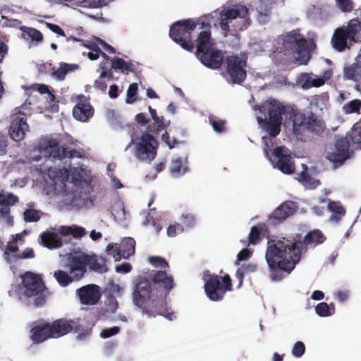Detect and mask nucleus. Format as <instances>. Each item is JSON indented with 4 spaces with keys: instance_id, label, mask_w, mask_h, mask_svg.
Segmentation results:
<instances>
[{
    "instance_id": "36",
    "label": "nucleus",
    "mask_w": 361,
    "mask_h": 361,
    "mask_svg": "<svg viewBox=\"0 0 361 361\" xmlns=\"http://www.w3.org/2000/svg\"><path fill=\"white\" fill-rule=\"evenodd\" d=\"M54 277L62 287H66L75 280L73 274L70 275L63 270H57L54 272Z\"/></svg>"
},
{
    "instance_id": "25",
    "label": "nucleus",
    "mask_w": 361,
    "mask_h": 361,
    "mask_svg": "<svg viewBox=\"0 0 361 361\" xmlns=\"http://www.w3.org/2000/svg\"><path fill=\"white\" fill-rule=\"evenodd\" d=\"M199 30H203L201 31L195 41L196 52H202L204 49L212 47L214 46V43L211 42V32L210 26L207 28H200Z\"/></svg>"
},
{
    "instance_id": "35",
    "label": "nucleus",
    "mask_w": 361,
    "mask_h": 361,
    "mask_svg": "<svg viewBox=\"0 0 361 361\" xmlns=\"http://www.w3.org/2000/svg\"><path fill=\"white\" fill-rule=\"evenodd\" d=\"M328 208L333 213L329 219L332 222L338 223L342 216L345 214V209L344 207L338 202H336L334 201H329Z\"/></svg>"
},
{
    "instance_id": "44",
    "label": "nucleus",
    "mask_w": 361,
    "mask_h": 361,
    "mask_svg": "<svg viewBox=\"0 0 361 361\" xmlns=\"http://www.w3.org/2000/svg\"><path fill=\"white\" fill-rule=\"evenodd\" d=\"M138 92V85L136 82L131 83L127 90L126 102L127 104H133L136 100V96Z\"/></svg>"
},
{
    "instance_id": "43",
    "label": "nucleus",
    "mask_w": 361,
    "mask_h": 361,
    "mask_svg": "<svg viewBox=\"0 0 361 361\" xmlns=\"http://www.w3.org/2000/svg\"><path fill=\"white\" fill-rule=\"evenodd\" d=\"M361 109V101L359 99H353L346 103L343 107V111L347 114L358 113Z\"/></svg>"
},
{
    "instance_id": "62",
    "label": "nucleus",
    "mask_w": 361,
    "mask_h": 361,
    "mask_svg": "<svg viewBox=\"0 0 361 361\" xmlns=\"http://www.w3.org/2000/svg\"><path fill=\"white\" fill-rule=\"evenodd\" d=\"M240 269L244 271L245 274L252 273L257 271V265L256 264H243L240 267Z\"/></svg>"
},
{
    "instance_id": "32",
    "label": "nucleus",
    "mask_w": 361,
    "mask_h": 361,
    "mask_svg": "<svg viewBox=\"0 0 361 361\" xmlns=\"http://www.w3.org/2000/svg\"><path fill=\"white\" fill-rule=\"evenodd\" d=\"M121 257L128 259L135 250V240L130 237L125 238L119 245Z\"/></svg>"
},
{
    "instance_id": "40",
    "label": "nucleus",
    "mask_w": 361,
    "mask_h": 361,
    "mask_svg": "<svg viewBox=\"0 0 361 361\" xmlns=\"http://www.w3.org/2000/svg\"><path fill=\"white\" fill-rule=\"evenodd\" d=\"M307 166H305V171H302L299 175V181L306 186H310V188H315L319 184V180H315L307 171Z\"/></svg>"
},
{
    "instance_id": "5",
    "label": "nucleus",
    "mask_w": 361,
    "mask_h": 361,
    "mask_svg": "<svg viewBox=\"0 0 361 361\" xmlns=\"http://www.w3.org/2000/svg\"><path fill=\"white\" fill-rule=\"evenodd\" d=\"M21 279L24 295L27 298H35L34 305L36 307L44 305L47 302L49 290L42 276L26 271Z\"/></svg>"
},
{
    "instance_id": "33",
    "label": "nucleus",
    "mask_w": 361,
    "mask_h": 361,
    "mask_svg": "<svg viewBox=\"0 0 361 361\" xmlns=\"http://www.w3.org/2000/svg\"><path fill=\"white\" fill-rule=\"evenodd\" d=\"M90 269L98 273H105L108 271L106 266V260L103 257H97V255L90 256V263H88Z\"/></svg>"
},
{
    "instance_id": "19",
    "label": "nucleus",
    "mask_w": 361,
    "mask_h": 361,
    "mask_svg": "<svg viewBox=\"0 0 361 361\" xmlns=\"http://www.w3.org/2000/svg\"><path fill=\"white\" fill-rule=\"evenodd\" d=\"M76 293L80 302L83 305H96L101 298L99 286L94 284L82 286L78 288Z\"/></svg>"
},
{
    "instance_id": "58",
    "label": "nucleus",
    "mask_w": 361,
    "mask_h": 361,
    "mask_svg": "<svg viewBox=\"0 0 361 361\" xmlns=\"http://www.w3.org/2000/svg\"><path fill=\"white\" fill-rule=\"evenodd\" d=\"M161 140L164 141L170 149L175 147V146L178 143V141L176 138L171 139L169 133L165 132L162 136Z\"/></svg>"
},
{
    "instance_id": "7",
    "label": "nucleus",
    "mask_w": 361,
    "mask_h": 361,
    "mask_svg": "<svg viewBox=\"0 0 361 361\" xmlns=\"http://www.w3.org/2000/svg\"><path fill=\"white\" fill-rule=\"evenodd\" d=\"M158 143L153 135L144 133L135 143V156L140 161H152L157 154Z\"/></svg>"
},
{
    "instance_id": "3",
    "label": "nucleus",
    "mask_w": 361,
    "mask_h": 361,
    "mask_svg": "<svg viewBox=\"0 0 361 361\" xmlns=\"http://www.w3.org/2000/svg\"><path fill=\"white\" fill-rule=\"evenodd\" d=\"M197 26H200V28H207L209 27V23L201 18L197 20L192 18L178 20L171 26L169 36L181 48L188 51H192L195 47V41L192 37V33Z\"/></svg>"
},
{
    "instance_id": "59",
    "label": "nucleus",
    "mask_w": 361,
    "mask_h": 361,
    "mask_svg": "<svg viewBox=\"0 0 361 361\" xmlns=\"http://www.w3.org/2000/svg\"><path fill=\"white\" fill-rule=\"evenodd\" d=\"M45 23H46L47 27L50 30H51L53 32H54L60 36H63V37L66 36L64 31L59 25H58L56 24L48 23V22H46Z\"/></svg>"
},
{
    "instance_id": "56",
    "label": "nucleus",
    "mask_w": 361,
    "mask_h": 361,
    "mask_svg": "<svg viewBox=\"0 0 361 361\" xmlns=\"http://www.w3.org/2000/svg\"><path fill=\"white\" fill-rule=\"evenodd\" d=\"M182 219V222L186 227H192L195 224V218L192 214H183Z\"/></svg>"
},
{
    "instance_id": "24",
    "label": "nucleus",
    "mask_w": 361,
    "mask_h": 361,
    "mask_svg": "<svg viewBox=\"0 0 361 361\" xmlns=\"http://www.w3.org/2000/svg\"><path fill=\"white\" fill-rule=\"evenodd\" d=\"M94 109L89 102L84 99L80 101L73 109V115L75 119L80 121H87L92 116Z\"/></svg>"
},
{
    "instance_id": "28",
    "label": "nucleus",
    "mask_w": 361,
    "mask_h": 361,
    "mask_svg": "<svg viewBox=\"0 0 361 361\" xmlns=\"http://www.w3.org/2000/svg\"><path fill=\"white\" fill-rule=\"evenodd\" d=\"M350 42H356L361 39V21L358 18L351 19L344 27Z\"/></svg>"
},
{
    "instance_id": "17",
    "label": "nucleus",
    "mask_w": 361,
    "mask_h": 361,
    "mask_svg": "<svg viewBox=\"0 0 361 361\" xmlns=\"http://www.w3.org/2000/svg\"><path fill=\"white\" fill-rule=\"evenodd\" d=\"M88 263H90V255L85 253L74 255L71 258L70 273L73 275L75 281H79L83 277Z\"/></svg>"
},
{
    "instance_id": "46",
    "label": "nucleus",
    "mask_w": 361,
    "mask_h": 361,
    "mask_svg": "<svg viewBox=\"0 0 361 361\" xmlns=\"http://www.w3.org/2000/svg\"><path fill=\"white\" fill-rule=\"evenodd\" d=\"M148 262L155 267L169 268V265L167 261L159 256H152L148 257Z\"/></svg>"
},
{
    "instance_id": "30",
    "label": "nucleus",
    "mask_w": 361,
    "mask_h": 361,
    "mask_svg": "<svg viewBox=\"0 0 361 361\" xmlns=\"http://www.w3.org/2000/svg\"><path fill=\"white\" fill-rule=\"evenodd\" d=\"M78 67V65L61 63L59 68H56L55 67H53L51 68V75L57 80H63L68 73L74 71Z\"/></svg>"
},
{
    "instance_id": "16",
    "label": "nucleus",
    "mask_w": 361,
    "mask_h": 361,
    "mask_svg": "<svg viewBox=\"0 0 361 361\" xmlns=\"http://www.w3.org/2000/svg\"><path fill=\"white\" fill-rule=\"evenodd\" d=\"M350 141L346 137L338 138L333 152L327 154L328 159L334 163H343L349 157Z\"/></svg>"
},
{
    "instance_id": "21",
    "label": "nucleus",
    "mask_w": 361,
    "mask_h": 361,
    "mask_svg": "<svg viewBox=\"0 0 361 361\" xmlns=\"http://www.w3.org/2000/svg\"><path fill=\"white\" fill-rule=\"evenodd\" d=\"M41 152L44 156L54 159H62V153L65 152L64 147L59 146V141L56 138L44 140L40 145Z\"/></svg>"
},
{
    "instance_id": "41",
    "label": "nucleus",
    "mask_w": 361,
    "mask_h": 361,
    "mask_svg": "<svg viewBox=\"0 0 361 361\" xmlns=\"http://www.w3.org/2000/svg\"><path fill=\"white\" fill-rule=\"evenodd\" d=\"M348 136L349 137L348 139L353 146H359L361 144V127L354 126Z\"/></svg>"
},
{
    "instance_id": "45",
    "label": "nucleus",
    "mask_w": 361,
    "mask_h": 361,
    "mask_svg": "<svg viewBox=\"0 0 361 361\" xmlns=\"http://www.w3.org/2000/svg\"><path fill=\"white\" fill-rule=\"evenodd\" d=\"M260 234L261 230L257 227L256 226H253L251 227L250 232L248 235V244L250 245H256L259 242L260 240Z\"/></svg>"
},
{
    "instance_id": "38",
    "label": "nucleus",
    "mask_w": 361,
    "mask_h": 361,
    "mask_svg": "<svg viewBox=\"0 0 361 361\" xmlns=\"http://www.w3.org/2000/svg\"><path fill=\"white\" fill-rule=\"evenodd\" d=\"M187 171V167H183V162L181 158H177L171 161L170 171L171 175L179 176L184 174Z\"/></svg>"
},
{
    "instance_id": "50",
    "label": "nucleus",
    "mask_w": 361,
    "mask_h": 361,
    "mask_svg": "<svg viewBox=\"0 0 361 361\" xmlns=\"http://www.w3.org/2000/svg\"><path fill=\"white\" fill-rule=\"evenodd\" d=\"M305 352V345L302 341H297L292 349V354L295 357H302Z\"/></svg>"
},
{
    "instance_id": "54",
    "label": "nucleus",
    "mask_w": 361,
    "mask_h": 361,
    "mask_svg": "<svg viewBox=\"0 0 361 361\" xmlns=\"http://www.w3.org/2000/svg\"><path fill=\"white\" fill-rule=\"evenodd\" d=\"M121 329L118 326H113L109 329H104L102 331L100 336L103 338H108L119 333Z\"/></svg>"
},
{
    "instance_id": "57",
    "label": "nucleus",
    "mask_w": 361,
    "mask_h": 361,
    "mask_svg": "<svg viewBox=\"0 0 361 361\" xmlns=\"http://www.w3.org/2000/svg\"><path fill=\"white\" fill-rule=\"evenodd\" d=\"M65 152L62 154V159L66 158H73V157H78L81 158L82 157V152L77 149H71L68 150V148L64 147Z\"/></svg>"
},
{
    "instance_id": "20",
    "label": "nucleus",
    "mask_w": 361,
    "mask_h": 361,
    "mask_svg": "<svg viewBox=\"0 0 361 361\" xmlns=\"http://www.w3.org/2000/svg\"><path fill=\"white\" fill-rule=\"evenodd\" d=\"M283 46L286 49L292 50L298 54L306 52L307 42L303 36L295 32L288 33L284 39Z\"/></svg>"
},
{
    "instance_id": "42",
    "label": "nucleus",
    "mask_w": 361,
    "mask_h": 361,
    "mask_svg": "<svg viewBox=\"0 0 361 361\" xmlns=\"http://www.w3.org/2000/svg\"><path fill=\"white\" fill-rule=\"evenodd\" d=\"M20 30L33 41L40 42L43 39L42 32L35 28L22 27Z\"/></svg>"
},
{
    "instance_id": "61",
    "label": "nucleus",
    "mask_w": 361,
    "mask_h": 361,
    "mask_svg": "<svg viewBox=\"0 0 361 361\" xmlns=\"http://www.w3.org/2000/svg\"><path fill=\"white\" fill-rule=\"evenodd\" d=\"M132 269V265L128 262H124L116 267V271L118 273H128Z\"/></svg>"
},
{
    "instance_id": "8",
    "label": "nucleus",
    "mask_w": 361,
    "mask_h": 361,
    "mask_svg": "<svg viewBox=\"0 0 361 361\" xmlns=\"http://www.w3.org/2000/svg\"><path fill=\"white\" fill-rule=\"evenodd\" d=\"M49 328L52 338H58L66 335L72 331L78 334V338L79 339L85 338L90 334L89 330L85 329H81L80 326H77L75 321L63 318L49 323Z\"/></svg>"
},
{
    "instance_id": "39",
    "label": "nucleus",
    "mask_w": 361,
    "mask_h": 361,
    "mask_svg": "<svg viewBox=\"0 0 361 361\" xmlns=\"http://www.w3.org/2000/svg\"><path fill=\"white\" fill-rule=\"evenodd\" d=\"M62 232L63 235H72L74 238H81L86 234V231L83 227L71 226L63 227Z\"/></svg>"
},
{
    "instance_id": "51",
    "label": "nucleus",
    "mask_w": 361,
    "mask_h": 361,
    "mask_svg": "<svg viewBox=\"0 0 361 361\" xmlns=\"http://www.w3.org/2000/svg\"><path fill=\"white\" fill-rule=\"evenodd\" d=\"M106 252L109 255H111L113 257H114L116 260H118L122 258L121 255L120 254V248L117 246L116 244H109L106 247Z\"/></svg>"
},
{
    "instance_id": "55",
    "label": "nucleus",
    "mask_w": 361,
    "mask_h": 361,
    "mask_svg": "<svg viewBox=\"0 0 361 361\" xmlns=\"http://www.w3.org/2000/svg\"><path fill=\"white\" fill-rule=\"evenodd\" d=\"M0 200L11 206L18 202V197L13 193H8L7 195H0Z\"/></svg>"
},
{
    "instance_id": "49",
    "label": "nucleus",
    "mask_w": 361,
    "mask_h": 361,
    "mask_svg": "<svg viewBox=\"0 0 361 361\" xmlns=\"http://www.w3.org/2000/svg\"><path fill=\"white\" fill-rule=\"evenodd\" d=\"M24 220L26 222H36L40 216L37 210L35 209H26L23 213Z\"/></svg>"
},
{
    "instance_id": "48",
    "label": "nucleus",
    "mask_w": 361,
    "mask_h": 361,
    "mask_svg": "<svg viewBox=\"0 0 361 361\" xmlns=\"http://www.w3.org/2000/svg\"><path fill=\"white\" fill-rule=\"evenodd\" d=\"M339 9L343 13H349L353 9L352 0H335Z\"/></svg>"
},
{
    "instance_id": "10",
    "label": "nucleus",
    "mask_w": 361,
    "mask_h": 361,
    "mask_svg": "<svg viewBox=\"0 0 361 361\" xmlns=\"http://www.w3.org/2000/svg\"><path fill=\"white\" fill-rule=\"evenodd\" d=\"M247 62L238 56H230L226 59V72L233 83L241 84L246 78Z\"/></svg>"
},
{
    "instance_id": "60",
    "label": "nucleus",
    "mask_w": 361,
    "mask_h": 361,
    "mask_svg": "<svg viewBox=\"0 0 361 361\" xmlns=\"http://www.w3.org/2000/svg\"><path fill=\"white\" fill-rule=\"evenodd\" d=\"M96 41L103 47V49L105 51H108L109 53H110V54H116V49L111 45L109 44L103 39H102L99 37H96Z\"/></svg>"
},
{
    "instance_id": "29",
    "label": "nucleus",
    "mask_w": 361,
    "mask_h": 361,
    "mask_svg": "<svg viewBox=\"0 0 361 361\" xmlns=\"http://www.w3.org/2000/svg\"><path fill=\"white\" fill-rule=\"evenodd\" d=\"M112 71H119L123 74H128L134 71L133 64L131 62H127L123 59L116 56L111 60Z\"/></svg>"
},
{
    "instance_id": "26",
    "label": "nucleus",
    "mask_w": 361,
    "mask_h": 361,
    "mask_svg": "<svg viewBox=\"0 0 361 361\" xmlns=\"http://www.w3.org/2000/svg\"><path fill=\"white\" fill-rule=\"evenodd\" d=\"M348 39L350 37L347 35L344 27L337 28L332 37L331 43L333 47L338 51H343L347 47Z\"/></svg>"
},
{
    "instance_id": "18",
    "label": "nucleus",
    "mask_w": 361,
    "mask_h": 361,
    "mask_svg": "<svg viewBox=\"0 0 361 361\" xmlns=\"http://www.w3.org/2000/svg\"><path fill=\"white\" fill-rule=\"evenodd\" d=\"M297 210L296 203L293 201H286L279 206L270 215L269 220L274 224H279L292 216Z\"/></svg>"
},
{
    "instance_id": "52",
    "label": "nucleus",
    "mask_w": 361,
    "mask_h": 361,
    "mask_svg": "<svg viewBox=\"0 0 361 361\" xmlns=\"http://www.w3.org/2000/svg\"><path fill=\"white\" fill-rule=\"evenodd\" d=\"M106 306V311L111 313H114L118 309V302L114 296L110 295L107 298L105 302Z\"/></svg>"
},
{
    "instance_id": "14",
    "label": "nucleus",
    "mask_w": 361,
    "mask_h": 361,
    "mask_svg": "<svg viewBox=\"0 0 361 361\" xmlns=\"http://www.w3.org/2000/svg\"><path fill=\"white\" fill-rule=\"evenodd\" d=\"M197 58L206 67L219 69L223 63L224 56L221 50L214 47L204 49L202 52H195Z\"/></svg>"
},
{
    "instance_id": "4",
    "label": "nucleus",
    "mask_w": 361,
    "mask_h": 361,
    "mask_svg": "<svg viewBox=\"0 0 361 361\" xmlns=\"http://www.w3.org/2000/svg\"><path fill=\"white\" fill-rule=\"evenodd\" d=\"M202 279L206 295L212 301H221L228 291L232 290V281L228 274L223 276L204 271Z\"/></svg>"
},
{
    "instance_id": "2",
    "label": "nucleus",
    "mask_w": 361,
    "mask_h": 361,
    "mask_svg": "<svg viewBox=\"0 0 361 361\" xmlns=\"http://www.w3.org/2000/svg\"><path fill=\"white\" fill-rule=\"evenodd\" d=\"M260 111H267L268 119L258 117L257 121L271 137L280 133L283 115L285 116V124L292 123V132L298 140H302L305 131L318 135L324 130L323 121L314 113L310 111L305 114L275 100L264 104Z\"/></svg>"
},
{
    "instance_id": "13",
    "label": "nucleus",
    "mask_w": 361,
    "mask_h": 361,
    "mask_svg": "<svg viewBox=\"0 0 361 361\" xmlns=\"http://www.w3.org/2000/svg\"><path fill=\"white\" fill-rule=\"evenodd\" d=\"M11 121L8 129L11 137L16 142L21 141L25 138L26 132L29 131L26 114L21 111L15 113L11 115Z\"/></svg>"
},
{
    "instance_id": "64",
    "label": "nucleus",
    "mask_w": 361,
    "mask_h": 361,
    "mask_svg": "<svg viewBox=\"0 0 361 361\" xmlns=\"http://www.w3.org/2000/svg\"><path fill=\"white\" fill-rule=\"evenodd\" d=\"M135 121L141 126H146L149 123V119L147 118L145 114L139 113L135 116Z\"/></svg>"
},
{
    "instance_id": "1",
    "label": "nucleus",
    "mask_w": 361,
    "mask_h": 361,
    "mask_svg": "<svg viewBox=\"0 0 361 361\" xmlns=\"http://www.w3.org/2000/svg\"><path fill=\"white\" fill-rule=\"evenodd\" d=\"M325 240V235L319 229L308 232L302 240L300 235H297L293 240L286 238L269 240L265 259L271 280H282L295 269L302 253L307 251L308 246L315 247Z\"/></svg>"
},
{
    "instance_id": "47",
    "label": "nucleus",
    "mask_w": 361,
    "mask_h": 361,
    "mask_svg": "<svg viewBox=\"0 0 361 361\" xmlns=\"http://www.w3.org/2000/svg\"><path fill=\"white\" fill-rule=\"evenodd\" d=\"M315 312L316 313L322 317H329L331 316V312L329 310V305L325 302H319L316 307H315Z\"/></svg>"
},
{
    "instance_id": "53",
    "label": "nucleus",
    "mask_w": 361,
    "mask_h": 361,
    "mask_svg": "<svg viewBox=\"0 0 361 361\" xmlns=\"http://www.w3.org/2000/svg\"><path fill=\"white\" fill-rule=\"evenodd\" d=\"M210 123L214 130L216 133H221L226 131V121L222 120L210 119Z\"/></svg>"
},
{
    "instance_id": "34",
    "label": "nucleus",
    "mask_w": 361,
    "mask_h": 361,
    "mask_svg": "<svg viewBox=\"0 0 361 361\" xmlns=\"http://www.w3.org/2000/svg\"><path fill=\"white\" fill-rule=\"evenodd\" d=\"M114 80V73L101 72L99 78L94 80V86L97 90L105 93L107 89V82Z\"/></svg>"
},
{
    "instance_id": "27",
    "label": "nucleus",
    "mask_w": 361,
    "mask_h": 361,
    "mask_svg": "<svg viewBox=\"0 0 361 361\" xmlns=\"http://www.w3.org/2000/svg\"><path fill=\"white\" fill-rule=\"evenodd\" d=\"M41 244L49 249L62 246L60 237L55 233L45 232L40 235Z\"/></svg>"
},
{
    "instance_id": "23",
    "label": "nucleus",
    "mask_w": 361,
    "mask_h": 361,
    "mask_svg": "<svg viewBox=\"0 0 361 361\" xmlns=\"http://www.w3.org/2000/svg\"><path fill=\"white\" fill-rule=\"evenodd\" d=\"M30 338L35 343H41L49 338H52L50 333L49 322H41L35 324L30 331Z\"/></svg>"
},
{
    "instance_id": "63",
    "label": "nucleus",
    "mask_w": 361,
    "mask_h": 361,
    "mask_svg": "<svg viewBox=\"0 0 361 361\" xmlns=\"http://www.w3.org/2000/svg\"><path fill=\"white\" fill-rule=\"evenodd\" d=\"M252 255V252L247 248H244L237 255L238 261H243L247 259Z\"/></svg>"
},
{
    "instance_id": "37",
    "label": "nucleus",
    "mask_w": 361,
    "mask_h": 361,
    "mask_svg": "<svg viewBox=\"0 0 361 361\" xmlns=\"http://www.w3.org/2000/svg\"><path fill=\"white\" fill-rule=\"evenodd\" d=\"M361 77V66L353 63L344 68V78L348 80H357Z\"/></svg>"
},
{
    "instance_id": "6",
    "label": "nucleus",
    "mask_w": 361,
    "mask_h": 361,
    "mask_svg": "<svg viewBox=\"0 0 361 361\" xmlns=\"http://www.w3.org/2000/svg\"><path fill=\"white\" fill-rule=\"evenodd\" d=\"M69 171L64 167L63 169H48V175L53 180L54 184L59 185L61 188H64L66 183L68 181L71 176V183L75 186H80L82 183H86V177L87 176L86 169L82 167H75Z\"/></svg>"
},
{
    "instance_id": "31",
    "label": "nucleus",
    "mask_w": 361,
    "mask_h": 361,
    "mask_svg": "<svg viewBox=\"0 0 361 361\" xmlns=\"http://www.w3.org/2000/svg\"><path fill=\"white\" fill-rule=\"evenodd\" d=\"M247 14V9L245 6H239L235 8L224 10L221 13V17H224L228 21L237 18H244Z\"/></svg>"
},
{
    "instance_id": "11",
    "label": "nucleus",
    "mask_w": 361,
    "mask_h": 361,
    "mask_svg": "<svg viewBox=\"0 0 361 361\" xmlns=\"http://www.w3.org/2000/svg\"><path fill=\"white\" fill-rule=\"evenodd\" d=\"M156 294L152 281L145 277H140L137 279L133 293V302L136 306L143 305V303Z\"/></svg>"
},
{
    "instance_id": "22",
    "label": "nucleus",
    "mask_w": 361,
    "mask_h": 361,
    "mask_svg": "<svg viewBox=\"0 0 361 361\" xmlns=\"http://www.w3.org/2000/svg\"><path fill=\"white\" fill-rule=\"evenodd\" d=\"M333 72L331 69H327L323 71L322 77L314 78L312 75L309 73H303L300 78V82L303 89L308 90L312 87H319L325 84L332 76Z\"/></svg>"
},
{
    "instance_id": "12",
    "label": "nucleus",
    "mask_w": 361,
    "mask_h": 361,
    "mask_svg": "<svg viewBox=\"0 0 361 361\" xmlns=\"http://www.w3.org/2000/svg\"><path fill=\"white\" fill-rule=\"evenodd\" d=\"M156 293L162 296H167L175 286L173 278L169 275L166 271H154L149 277Z\"/></svg>"
},
{
    "instance_id": "15",
    "label": "nucleus",
    "mask_w": 361,
    "mask_h": 361,
    "mask_svg": "<svg viewBox=\"0 0 361 361\" xmlns=\"http://www.w3.org/2000/svg\"><path fill=\"white\" fill-rule=\"evenodd\" d=\"M277 159L274 167L279 169L286 174H292L295 171L294 161L290 156V151L283 146L276 147L273 152Z\"/></svg>"
},
{
    "instance_id": "9",
    "label": "nucleus",
    "mask_w": 361,
    "mask_h": 361,
    "mask_svg": "<svg viewBox=\"0 0 361 361\" xmlns=\"http://www.w3.org/2000/svg\"><path fill=\"white\" fill-rule=\"evenodd\" d=\"M166 297L156 293L154 297L150 298L143 303V305L138 306V307L142 310L143 313L149 317L161 315L172 320L173 314L168 311Z\"/></svg>"
}]
</instances>
